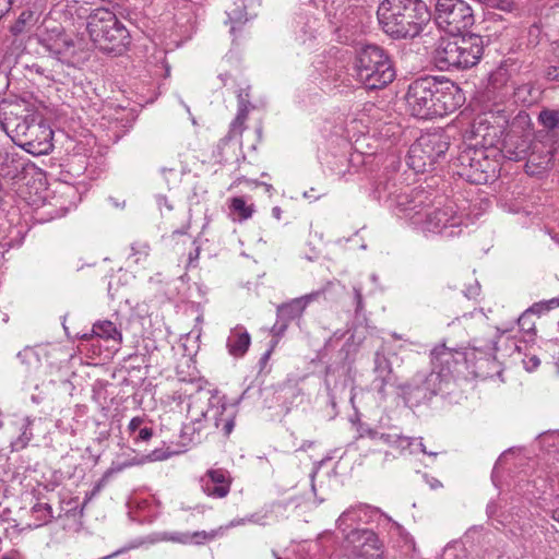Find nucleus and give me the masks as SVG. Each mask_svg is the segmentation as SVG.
<instances>
[{"mask_svg": "<svg viewBox=\"0 0 559 559\" xmlns=\"http://www.w3.org/2000/svg\"><path fill=\"white\" fill-rule=\"evenodd\" d=\"M141 462L142 461H140V462H134V461L124 462L121 465H119L118 467H112L110 471H108V473H110L111 471L121 472L122 469H124L127 467H130V466H133L135 464H140Z\"/></svg>", "mask_w": 559, "mask_h": 559, "instance_id": "obj_46", "label": "nucleus"}, {"mask_svg": "<svg viewBox=\"0 0 559 559\" xmlns=\"http://www.w3.org/2000/svg\"><path fill=\"white\" fill-rule=\"evenodd\" d=\"M320 295V292H314L302 297L295 298L289 302L280 305L276 310L277 318L288 323L295 319H299L302 316L306 307L311 301L316 300Z\"/></svg>", "mask_w": 559, "mask_h": 559, "instance_id": "obj_20", "label": "nucleus"}, {"mask_svg": "<svg viewBox=\"0 0 559 559\" xmlns=\"http://www.w3.org/2000/svg\"><path fill=\"white\" fill-rule=\"evenodd\" d=\"M545 75L548 81L559 82V67L547 68Z\"/></svg>", "mask_w": 559, "mask_h": 559, "instance_id": "obj_40", "label": "nucleus"}, {"mask_svg": "<svg viewBox=\"0 0 559 559\" xmlns=\"http://www.w3.org/2000/svg\"><path fill=\"white\" fill-rule=\"evenodd\" d=\"M515 100L523 105H532L537 102L539 91L533 83H523L514 88Z\"/></svg>", "mask_w": 559, "mask_h": 559, "instance_id": "obj_28", "label": "nucleus"}, {"mask_svg": "<svg viewBox=\"0 0 559 559\" xmlns=\"http://www.w3.org/2000/svg\"><path fill=\"white\" fill-rule=\"evenodd\" d=\"M539 359L536 356H533L528 359V361H525L526 369L531 370L532 368H536L539 365Z\"/></svg>", "mask_w": 559, "mask_h": 559, "instance_id": "obj_47", "label": "nucleus"}, {"mask_svg": "<svg viewBox=\"0 0 559 559\" xmlns=\"http://www.w3.org/2000/svg\"><path fill=\"white\" fill-rule=\"evenodd\" d=\"M3 559H11V558L4 557Z\"/></svg>", "mask_w": 559, "mask_h": 559, "instance_id": "obj_64", "label": "nucleus"}, {"mask_svg": "<svg viewBox=\"0 0 559 559\" xmlns=\"http://www.w3.org/2000/svg\"><path fill=\"white\" fill-rule=\"evenodd\" d=\"M200 254V249L195 248L194 252H190L189 262L191 263L193 260H198Z\"/></svg>", "mask_w": 559, "mask_h": 559, "instance_id": "obj_52", "label": "nucleus"}, {"mask_svg": "<svg viewBox=\"0 0 559 559\" xmlns=\"http://www.w3.org/2000/svg\"><path fill=\"white\" fill-rule=\"evenodd\" d=\"M368 435H369L370 438L379 440L380 433H378L377 431L369 430Z\"/></svg>", "mask_w": 559, "mask_h": 559, "instance_id": "obj_57", "label": "nucleus"}, {"mask_svg": "<svg viewBox=\"0 0 559 559\" xmlns=\"http://www.w3.org/2000/svg\"><path fill=\"white\" fill-rule=\"evenodd\" d=\"M273 555H274V558L275 559H281V557L277 556V554L275 551H273Z\"/></svg>", "mask_w": 559, "mask_h": 559, "instance_id": "obj_61", "label": "nucleus"}, {"mask_svg": "<svg viewBox=\"0 0 559 559\" xmlns=\"http://www.w3.org/2000/svg\"><path fill=\"white\" fill-rule=\"evenodd\" d=\"M344 542L360 559H384L383 544L371 530L352 528L344 535Z\"/></svg>", "mask_w": 559, "mask_h": 559, "instance_id": "obj_11", "label": "nucleus"}, {"mask_svg": "<svg viewBox=\"0 0 559 559\" xmlns=\"http://www.w3.org/2000/svg\"><path fill=\"white\" fill-rule=\"evenodd\" d=\"M392 523H393V526L397 530V532L401 535L405 534L406 540H408L409 543L414 544L413 539L404 532V528L399 523H396V522H392Z\"/></svg>", "mask_w": 559, "mask_h": 559, "instance_id": "obj_49", "label": "nucleus"}, {"mask_svg": "<svg viewBox=\"0 0 559 559\" xmlns=\"http://www.w3.org/2000/svg\"><path fill=\"white\" fill-rule=\"evenodd\" d=\"M537 121L549 133L556 134L559 130V110L544 108L539 111Z\"/></svg>", "mask_w": 559, "mask_h": 559, "instance_id": "obj_29", "label": "nucleus"}, {"mask_svg": "<svg viewBox=\"0 0 559 559\" xmlns=\"http://www.w3.org/2000/svg\"><path fill=\"white\" fill-rule=\"evenodd\" d=\"M491 118H493V114L489 112L475 119L472 127V133L476 140L475 146L479 144L483 147H495L501 143L504 123L507 122L506 116H498L501 122L492 123Z\"/></svg>", "mask_w": 559, "mask_h": 559, "instance_id": "obj_13", "label": "nucleus"}, {"mask_svg": "<svg viewBox=\"0 0 559 559\" xmlns=\"http://www.w3.org/2000/svg\"><path fill=\"white\" fill-rule=\"evenodd\" d=\"M376 515L384 516L389 522H392V519L379 508L359 502L350 506L341 513L336 520V527L344 536L350 531L349 528L353 524L370 523Z\"/></svg>", "mask_w": 559, "mask_h": 559, "instance_id": "obj_14", "label": "nucleus"}, {"mask_svg": "<svg viewBox=\"0 0 559 559\" xmlns=\"http://www.w3.org/2000/svg\"><path fill=\"white\" fill-rule=\"evenodd\" d=\"M377 190H378V192H379L380 194H381L382 192H386V190H388V183H385V185L380 183V185L377 187Z\"/></svg>", "mask_w": 559, "mask_h": 559, "instance_id": "obj_55", "label": "nucleus"}, {"mask_svg": "<svg viewBox=\"0 0 559 559\" xmlns=\"http://www.w3.org/2000/svg\"><path fill=\"white\" fill-rule=\"evenodd\" d=\"M230 209L239 214L240 219H248L252 216L253 206L247 205L242 198L236 197L231 199Z\"/></svg>", "mask_w": 559, "mask_h": 559, "instance_id": "obj_32", "label": "nucleus"}, {"mask_svg": "<svg viewBox=\"0 0 559 559\" xmlns=\"http://www.w3.org/2000/svg\"><path fill=\"white\" fill-rule=\"evenodd\" d=\"M33 523L28 524V527L38 528L49 524L53 519L52 508L49 503L37 502L31 509Z\"/></svg>", "mask_w": 559, "mask_h": 559, "instance_id": "obj_26", "label": "nucleus"}, {"mask_svg": "<svg viewBox=\"0 0 559 559\" xmlns=\"http://www.w3.org/2000/svg\"><path fill=\"white\" fill-rule=\"evenodd\" d=\"M272 214H273V216H274L276 219H281V216H282V210H281V207H278V206H274V207L272 209Z\"/></svg>", "mask_w": 559, "mask_h": 559, "instance_id": "obj_53", "label": "nucleus"}, {"mask_svg": "<svg viewBox=\"0 0 559 559\" xmlns=\"http://www.w3.org/2000/svg\"><path fill=\"white\" fill-rule=\"evenodd\" d=\"M135 444L142 442H148L154 436V431L151 427H142L135 435H131Z\"/></svg>", "mask_w": 559, "mask_h": 559, "instance_id": "obj_35", "label": "nucleus"}, {"mask_svg": "<svg viewBox=\"0 0 559 559\" xmlns=\"http://www.w3.org/2000/svg\"><path fill=\"white\" fill-rule=\"evenodd\" d=\"M11 0H0V13L3 14L10 10Z\"/></svg>", "mask_w": 559, "mask_h": 559, "instance_id": "obj_48", "label": "nucleus"}, {"mask_svg": "<svg viewBox=\"0 0 559 559\" xmlns=\"http://www.w3.org/2000/svg\"><path fill=\"white\" fill-rule=\"evenodd\" d=\"M271 353H272V348H271V349H269V350H266V352L262 355V357H261V359H260V364H261L262 366H264V365L267 362V360H269V358H270V356H271Z\"/></svg>", "mask_w": 559, "mask_h": 559, "instance_id": "obj_50", "label": "nucleus"}, {"mask_svg": "<svg viewBox=\"0 0 559 559\" xmlns=\"http://www.w3.org/2000/svg\"><path fill=\"white\" fill-rule=\"evenodd\" d=\"M388 354H395L393 345L389 341H383L381 346L374 353L373 372L376 380L381 382L379 391H382L386 383L391 381L393 369Z\"/></svg>", "mask_w": 559, "mask_h": 559, "instance_id": "obj_19", "label": "nucleus"}, {"mask_svg": "<svg viewBox=\"0 0 559 559\" xmlns=\"http://www.w3.org/2000/svg\"><path fill=\"white\" fill-rule=\"evenodd\" d=\"M354 300L356 305L355 312L359 314L364 310V299L359 287H354Z\"/></svg>", "mask_w": 559, "mask_h": 559, "instance_id": "obj_39", "label": "nucleus"}, {"mask_svg": "<svg viewBox=\"0 0 559 559\" xmlns=\"http://www.w3.org/2000/svg\"><path fill=\"white\" fill-rule=\"evenodd\" d=\"M412 116L433 119L454 112L465 103L462 88L448 79L423 76L414 80L405 95Z\"/></svg>", "mask_w": 559, "mask_h": 559, "instance_id": "obj_2", "label": "nucleus"}, {"mask_svg": "<svg viewBox=\"0 0 559 559\" xmlns=\"http://www.w3.org/2000/svg\"><path fill=\"white\" fill-rule=\"evenodd\" d=\"M436 22L450 35H459L474 24L475 17L473 9L464 0H437Z\"/></svg>", "mask_w": 559, "mask_h": 559, "instance_id": "obj_10", "label": "nucleus"}, {"mask_svg": "<svg viewBox=\"0 0 559 559\" xmlns=\"http://www.w3.org/2000/svg\"><path fill=\"white\" fill-rule=\"evenodd\" d=\"M430 486H431V488H439V487H441V483L439 480L435 479V481L431 483Z\"/></svg>", "mask_w": 559, "mask_h": 559, "instance_id": "obj_58", "label": "nucleus"}, {"mask_svg": "<svg viewBox=\"0 0 559 559\" xmlns=\"http://www.w3.org/2000/svg\"><path fill=\"white\" fill-rule=\"evenodd\" d=\"M385 197L404 218L425 234H439L453 238L463 231V216L457 214L453 202L435 205L431 193L424 189H412L400 193L388 191Z\"/></svg>", "mask_w": 559, "mask_h": 559, "instance_id": "obj_1", "label": "nucleus"}, {"mask_svg": "<svg viewBox=\"0 0 559 559\" xmlns=\"http://www.w3.org/2000/svg\"><path fill=\"white\" fill-rule=\"evenodd\" d=\"M198 537H202L203 539H211L214 537V534H210L205 531L194 532L193 534L181 533V532H171V533H164L162 536V539L167 540V542L179 543V544H189L194 538H198Z\"/></svg>", "mask_w": 559, "mask_h": 559, "instance_id": "obj_30", "label": "nucleus"}, {"mask_svg": "<svg viewBox=\"0 0 559 559\" xmlns=\"http://www.w3.org/2000/svg\"><path fill=\"white\" fill-rule=\"evenodd\" d=\"M250 342V334L243 328L237 326L230 331L226 347L231 356L242 357L247 353Z\"/></svg>", "mask_w": 559, "mask_h": 559, "instance_id": "obj_23", "label": "nucleus"}, {"mask_svg": "<svg viewBox=\"0 0 559 559\" xmlns=\"http://www.w3.org/2000/svg\"><path fill=\"white\" fill-rule=\"evenodd\" d=\"M158 204H159L160 206H162V205L166 206V207H167V210H169V211H170V210H173V206L168 203V201H167V199H166L165 197H159V198H158Z\"/></svg>", "mask_w": 559, "mask_h": 559, "instance_id": "obj_51", "label": "nucleus"}, {"mask_svg": "<svg viewBox=\"0 0 559 559\" xmlns=\"http://www.w3.org/2000/svg\"><path fill=\"white\" fill-rule=\"evenodd\" d=\"M228 16H229V21L231 23L230 33L235 34L236 31L240 29V27H239V24L241 23L240 19L234 17L231 13H229Z\"/></svg>", "mask_w": 559, "mask_h": 559, "instance_id": "obj_44", "label": "nucleus"}, {"mask_svg": "<svg viewBox=\"0 0 559 559\" xmlns=\"http://www.w3.org/2000/svg\"><path fill=\"white\" fill-rule=\"evenodd\" d=\"M456 160L464 169L483 173V162H486L485 152L475 145H468L459 153Z\"/></svg>", "mask_w": 559, "mask_h": 559, "instance_id": "obj_22", "label": "nucleus"}, {"mask_svg": "<svg viewBox=\"0 0 559 559\" xmlns=\"http://www.w3.org/2000/svg\"><path fill=\"white\" fill-rule=\"evenodd\" d=\"M484 52L483 37L476 34L451 35L441 38L433 51V60L441 70L468 69L476 66Z\"/></svg>", "mask_w": 559, "mask_h": 559, "instance_id": "obj_5", "label": "nucleus"}, {"mask_svg": "<svg viewBox=\"0 0 559 559\" xmlns=\"http://www.w3.org/2000/svg\"><path fill=\"white\" fill-rule=\"evenodd\" d=\"M532 140L528 134L510 131L501 141V152L510 160H523L528 156Z\"/></svg>", "mask_w": 559, "mask_h": 559, "instance_id": "obj_17", "label": "nucleus"}, {"mask_svg": "<svg viewBox=\"0 0 559 559\" xmlns=\"http://www.w3.org/2000/svg\"><path fill=\"white\" fill-rule=\"evenodd\" d=\"M202 489L209 497H226L230 490L228 472L223 468L210 469L202 478Z\"/></svg>", "mask_w": 559, "mask_h": 559, "instance_id": "obj_18", "label": "nucleus"}, {"mask_svg": "<svg viewBox=\"0 0 559 559\" xmlns=\"http://www.w3.org/2000/svg\"><path fill=\"white\" fill-rule=\"evenodd\" d=\"M174 454L169 448H156L155 450L147 453L143 461L157 462L169 459Z\"/></svg>", "mask_w": 559, "mask_h": 559, "instance_id": "obj_34", "label": "nucleus"}, {"mask_svg": "<svg viewBox=\"0 0 559 559\" xmlns=\"http://www.w3.org/2000/svg\"><path fill=\"white\" fill-rule=\"evenodd\" d=\"M37 120L35 115L17 116L12 112L0 120V128L19 146H22L32 126Z\"/></svg>", "mask_w": 559, "mask_h": 559, "instance_id": "obj_16", "label": "nucleus"}, {"mask_svg": "<svg viewBox=\"0 0 559 559\" xmlns=\"http://www.w3.org/2000/svg\"><path fill=\"white\" fill-rule=\"evenodd\" d=\"M250 103L242 95L238 96V110L235 119L230 123L229 136L241 135L245 130V122L248 118Z\"/></svg>", "mask_w": 559, "mask_h": 559, "instance_id": "obj_25", "label": "nucleus"}, {"mask_svg": "<svg viewBox=\"0 0 559 559\" xmlns=\"http://www.w3.org/2000/svg\"><path fill=\"white\" fill-rule=\"evenodd\" d=\"M450 135L443 129H433L421 134L409 147L407 165L416 173L433 169L450 148Z\"/></svg>", "mask_w": 559, "mask_h": 559, "instance_id": "obj_8", "label": "nucleus"}, {"mask_svg": "<svg viewBox=\"0 0 559 559\" xmlns=\"http://www.w3.org/2000/svg\"><path fill=\"white\" fill-rule=\"evenodd\" d=\"M392 336H393L394 338H401V337L399 336V334H396V333H393V334H392Z\"/></svg>", "mask_w": 559, "mask_h": 559, "instance_id": "obj_60", "label": "nucleus"}, {"mask_svg": "<svg viewBox=\"0 0 559 559\" xmlns=\"http://www.w3.org/2000/svg\"><path fill=\"white\" fill-rule=\"evenodd\" d=\"M108 293L110 294L111 297H114V294L111 293V284L109 283V286H108Z\"/></svg>", "mask_w": 559, "mask_h": 559, "instance_id": "obj_59", "label": "nucleus"}, {"mask_svg": "<svg viewBox=\"0 0 559 559\" xmlns=\"http://www.w3.org/2000/svg\"><path fill=\"white\" fill-rule=\"evenodd\" d=\"M448 383V374L431 371L416 373L409 383L404 386V393L416 403L431 400Z\"/></svg>", "mask_w": 559, "mask_h": 559, "instance_id": "obj_12", "label": "nucleus"}, {"mask_svg": "<svg viewBox=\"0 0 559 559\" xmlns=\"http://www.w3.org/2000/svg\"><path fill=\"white\" fill-rule=\"evenodd\" d=\"M52 136L50 127L43 119L36 120L21 147L34 156L49 154L53 148Z\"/></svg>", "mask_w": 559, "mask_h": 559, "instance_id": "obj_15", "label": "nucleus"}, {"mask_svg": "<svg viewBox=\"0 0 559 559\" xmlns=\"http://www.w3.org/2000/svg\"><path fill=\"white\" fill-rule=\"evenodd\" d=\"M355 72L357 80L369 90L382 88L395 78L389 55L377 45L360 48L355 60Z\"/></svg>", "mask_w": 559, "mask_h": 559, "instance_id": "obj_7", "label": "nucleus"}, {"mask_svg": "<svg viewBox=\"0 0 559 559\" xmlns=\"http://www.w3.org/2000/svg\"><path fill=\"white\" fill-rule=\"evenodd\" d=\"M131 249L134 252V254L147 257L150 247L147 243H135L132 245Z\"/></svg>", "mask_w": 559, "mask_h": 559, "instance_id": "obj_41", "label": "nucleus"}, {"mask_svg": "<svg viewBox=\"0 0 559 559\" xmlns=\"http://www.w3.org/2000/svg\"><path fill=\"white\" fill-rule=\"evenodd\" d=\"M93 334L97 337L104 338L106 341H115L117 343H121L122 334L117 329L114 322L109 320L98 321L93 325Z\"/></svg>", "mask_w": 559, "mask_h": 559, "instance_id": "obj_27", "label": "nucleus"}, {"mask_svg": "<svg viewBox=\"0 0 559 559\" xmlns=\"http://www.w3.org/2000/svg\"><path fill=\"white\" fill-rule=\"evenodd\" d=\"M314 191H317V189H316V188H310V190H309V191H305V192H304V197H305L306 199H312L313 201H317V200H319L321 197H323V195H325V194H326V190H325V189H319L320 194H317V195H314V194L312 193V192H314Z\"/></svg>", "mask_w": 559, "mask_h": 559, "instance_id": "obj_43", "label": "nucleus"}, {"mask_svg": "<svg viewBox=\"0 0 559 559\" xmlns=\"http://www.w3.org/2000/svg\"><path fill=\"white\" fill-rule=\"evenodd\" d=\"M145 423V418L144 417H141V416H135L133 417L130 421H129V425H128V432L129 435H135L143 426V424Z\"/></svg>", "mask_w": 559, "mask_h": 559, "instance_id": "obj_37", "label": "nucleus"}, {"mask_svg": "<svg viewBox=\"0 0 559 559\" xmlns=\"http://www.w3.org/2000/svg\"><path fill=\"white\" fill-rule=\"evenodd\" d=\"M551 519L559 523V508L552 510Z\"/></svg>", "mask_w": 559, "mask_h": 559, "instance_id": "obj_54", "label": "nucleus"}, {"mask_svg": "<svg viewBox=\"0 0 559 559\" xmlns=\"http://www.w3.org/2000/svg\"><path fill=\"white\" fill-rule=\"evenodd\" d=\"M25 164L14 148L0 147V174L3 177L14 179L24 169Z\"/></svg>", "mask_w": 559, "mask_h": 559, "instance_id": "obj_21", "label": "nucleus"}, {"mask_svg": "<svg viewBox=\"0 0 559 559\" xmlns=\"http://www.w3.org/2000/svg\"><path fill=\"white\" fill-rule=\"evenodd\" d=\"M379 440L393 448L396 441V433H380Z\"/></svg>", "mask_w": 559, "mask_h": 559, "instance_id": "obj_42", "label": "nucleus"}, {"mask_svg": "<svg viewBox=\"0 0 559 559\" xmlns=\"http://www.w3.org/2000/svg\"><path fill=\"white\" fill-rule=\"evenodd\" d=\"M555 307H559V298H552L545 304H535L532 308L526 310L518 320L521 330L531 333L535 331V323L532 321V316L535 312H542L543 310H549Z\"/></svg>", "mask_w": 559, "mask_h": 559, "instance_id": "obj_24", "label": "nucleus"}, {"mask_svg": "<svg viewBox=\"0 0 559 559\" xmlns=\"http://www.w3.org/2000/svg\"><path fill=\"white\" fill-rule=\"evenodd\" d=\"M417 445H418L419 450H420L424 454H427V455H429V456H433V457H436V456L439 454V452H440V451H428V450L426 449V445L423 443L421 438L419 439V441H418Z\"/></svg>", "mask_w": 559, "mask_h": 559, "instance_id": "obj_45", "label": "nucleus"}, {"mask_svg": "<svg viewBox=\"0 0 559 559\" xmlns=\"http://www.w3.org/2000/svg\"><path fill=\"white\" fill-rule=\"evenodd\" d=\"M415 441L416 439L396 433V441L394 442L393 448L400 450L401 452H404L408 450L414 444Z\"/></svg>", "mask_w": 559, "mask_h": 559, "instance_id": "obj_36", "label": "nucleus"}, {"mask_svg": "<svg viewBox=\"0 0 559 559\" xmlns=\"http://www.w3.org/2000/svg\"><path fill=\"white\" fill-rule=\"evenodd\" d=\"M377 16L382 31L394 39H413L429 24L431 14L421 0H383Z\"/></svg>", "mask_w": 559, "mask_h": 559, "instance_id": "obj_4", "label": "nucleus"}, {"mask_svg": "<svg viewBox=\"0 0 559 559\" xmlns=\"http://www.w3.org/2000/svg\"><path fill=\"white\" fill-rule=\"evenodd\" d=\"M87 33L94 45L106 52L121 53L130 44V34L116 14L97 8L87 17Z\"/></svg>", "mask_w": 559, "mask_h": 559, "instance_id": "obj_6", "label": "nucleus"}, {"mask_svg": "<svg viewBox=\"0 0 559 559\" xmlns=\"http://www.w3.org/2000/svg\"><path fill=\"white\" fill-rule=\"evenodd\" d=\"M245 522H246V520H245V519H241V520L238 522V524H243Z\"/></svg>", "mask_w": 559, "mask_h": 559, "instance_id": "obj_62", "label": "nucleus"}, {"mask_svg": "<svg viewBox=\"0 0 559 559\" xmlns=\"http://www.w3.org/2000/svg\"><path fill=\"white\" fill-rule=\"evenodd\" d=\"M313 445L312 441H305L302 445L300 447V450H307Z\"/></svg>", "mask_w": 559, "mask_h": 559, "instance_id": "obj_56", "label": "nucleus"}, {"mask_svg": "<svg viewBox=\"0 0 559 559\" xmlns=\"http://www.w3.org/2000/svg\"><path fill=\"white\" fill-rule=\"evenodd\" d=\"M2 427V423L0 421V428Z\"/></svg>", "mask_w": 559, "mask_h": 559, "instance_id": "obj_63", "label": "nucleus"}, {"mask_svg": "<svg viewBox=\"0 0 559 559\" xmlns=\"http://www.w3.org/2000/svg\"><path fill=\"white\" fill-rule=\"evenodd\" d=\"M497 349L496 336L486 342L479 338H474L471 353H465L462 349L451 348L445 344H440L431 350V362L436 368L440 369L438 372L448 374L449 381L452 368L459 362L466 360L468 356L477 358V354H479V360L485 359L486 361L493 362L496 360Z\"/></svg>", "mask_w": 559, "mask_h": 559, "instance_id": "obj_9", "label": "nucleus"}, {"mask_svg": "<svg viewBox=\"0 0 559 559\" xmlns=\"http://www.w3.org/2000/svg\"><path fill=\"white\" fill-rule=\"evenodd\" d=\"M33 425V419H31L29 417H25L23 419V425H22V432L21 435L11 443L12 445V449L14 451H20V450H23L27 444L28 442L32 440L33 438V432L31 430V426Z\"/></svg>", "mask_w": 559, "mask_h": 559, "instance_id": "obj_31", "label": "nucleus"}, {"mask_svg": "<svg viewBox=\"0 0 559 559\" xmlns=\"http://www.w3.org/2000/svg\"><path fill=\"white\" fill-rule=\"evenodd\" d=\"M288 324H289L288 322L277 318L275 324L272 326V330H271L273 335L274 336L283 335L285 333V331L287 330Z\"/></svg>", "mask_w": 559, "mask_h": 559, "instance_id": "obj_38", "label": "nucleus"}, {"mask_svg": "<svg viewBox=\"0 0 559 559\" xmlns=\"http://www.w3.org/2000/svg\"><path fill=\"white\" fill-rule=\"evenodd\" d=\"M358 25L355 24L352 27L348 25H342L337 28V36L341 41L346 45H350L355 43V35L358 33Z\"/></svg>", "mask_w": 559, "mask_h": 559, "instance_id": "obj_33", "label": "nucleus"}, {"mask_svg": "<svg viewBox=\"0 0 559 559\" xmlns=\"http://www.w3.org/2000/svg\"><path fill=\"white\" fill-rule=\"evenodd\" d=\"M236 409L227 405L224 399L210 391L199 392L190 396L187 419L181 428V437L190 442H200V435L209 423L221 428L228 437L235 427Z\"/></svg>", "mask_w": 559, "mask_h": 559, "instance_id": "obj_3", "label": "nucleus"}]
</instances>
